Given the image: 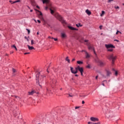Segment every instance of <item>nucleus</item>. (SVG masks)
I'll list each match as a JSON object with an SVG mask.
<instances>
[{"label": "nucleus", "mask_w": 124, "mask_h": 124, "mask_svg": "<svg viewBox=\"0 0 124 124\" xmlns=\"http://www.w3.org/2000/svg\"><path fill=\"white\" fill-rule=\"evenodd\" d=\"M49 10L50 11L51 14L53 15V16H55L57 19H58V20H59V21H60L62 24H66L65 20H63V18H62V16H61V15H60V14L58 13H55L56 12V10H57V8H56V7L52 6H50L49 8Z\"/></svg>", "instance_id": "obj_1"}, {"label": "nucleus", "mask_w": 124, "mask_h": 124, "mask_svg": "<svg viewBox=\"0 0 124 124\" xmlns=\"http://www.w3.org/2000/svg\"><path fill=\"white\" fill-rule=\"evenodd\" d=\"M108 60H111L112 64H114V62L116 61L117 56L113 54H109L108 57Z\"/></svg>", "instance_id": "obj_2"}, {"label": "nucleus", "mask_w": 124, "mask_h": 124, "mask_svg": "<svg viewBox=\"0 0 124 124\" xmlns=\"http://www.w3.org/2000/svg\"><path fill=\"white\" fill-rule=\"evenodd\" d=\"M84 42L86 43V45L88 46L89 50H93L94 52V49L93 48V46L92 45H90L89 43V40H85Z\"/></svg>", "instance_id": "obj_3"}, {"label": "nucleus", "mask_w": 124, "mask_h": 124, "mask_svg": "<svg viewBox=\"0 0 124 124\" xmlns=\"http://www.w3.org/2000/svg\"><path fill=\"white\" fill-rule=\"evenodd\" d=\"M95 62L98 63V65L100 66H104V65H105V62L98 59L95 60Z\"/></svg>", "instance_id": "obj_4"}, {"label": "nucleus", "mask_w": 124, "mask_h": 124, "mask_svg": "<svg viewBox=\"0 0 124 124\" xmlns=\"http://www.w3.org/2000/svg\"><path fill=\"white\" fill-rule=\"evenodd\" d=\"M105 47L108 49V51L109 52H112L113 51V49L110 48H115V46H113V45H105Z\"/></svg>", "instance_id": "obj_5"}, {"label": "nucleus", "mask_w": 124, "mask_h": 124, "mask_svg": "<svg viewBox=\"0 0 124 124\" xmlns=\"http://www.w3.org/2000/svg\"><path fill=\"white\" fill-rule=\"evenodd\" d=\"M78 70L80 72L81 76H83V72H84V69H83V67H80V66H78L77 67V71H78Z\"/></svg>", "instance_id": "obj_6"}, {"label": "nucleus", "mask_w": 124, "mask_h": 124, "mask_svg": "<svg viewBox=\"0 0 124 124\" xmlns=\"http://www.w3.org/2000/svg\"><path fill=\"white\" fill-rule=\"evenodd\" d=\"M39 74H40V73H38L36 76V83L37 85L40 86V84H39Z\"/></svg>", "instance_id": "obj_7"}, {"label": "nucleus", "mask_w": 124, "mask_h": 124, "mask_svg": "<svg viewBox=\"0 0 124 124\" xmlns=\"http://www.w3.org/2000/svg\"><path fill=\"white\" fill-rule=\"evenodd\" d=\"M70 70L71 72L73 74H77V73H78V71H77V67L75 68V69L73 68V67H70Z\"/></svg>", "instance_id": "obj_8"}, {"label": "nucleus", "mask_w": 124, "mask_h": 124, "mask_svg": "<svg viewBox=\"0 0 124 124\" xmlns=\"http://www.w3.org/2000/svg\"><path fill=\"white\" fill-rule=\"evenodd\" d=\"M61 36L62 39H65V38L67 37V36L66 35V34L64 32L61 33Z\"/></svg>", "instance_id": "obj_9"}, {"label": "nucleus", "mask_w": 124, "mask_h": 124, "mask_svg": "<svg viewBox=\"0 0 124 124\" xmlns=\"http://www.w3.org/2000/svg\"><path fill=\"white\" fill-rule=\"evenodd\" d=\"M90 120L92 122H98V119L97 118L91 117Z\"/></svg>", "instance_id": "obj_10"}, {"label": "nucleus", "mask_w": 124, "mask_h": 124, "mask_svg": "<svg viewBox=\"0 0 124 124\" xmlns=\"http://www.w3.org/2000/svg\"><path fill=\"white\" fill-rule=\"evenodd\" d=\"M84 52L85 53L86 58L89 59V58H90V54H89V53H88V52H87V51H84Z\"/></svg>", "instance_id": "obj_11"}, {"label": "nucleus", "mask_w": 124, "mask_h": 124, "mask_svg": "<svg viewBox=\"0 0 124 124\" xmlns=\"http://www.w3.org/2000/svg\"><path fill=\"white\" fill-rule=\"evenodd\" d=\"M68 28L70 29L72 31H78V29L75 28L74 27H72L71 26H68Z\"/></svg>", "instance_id": "obj_12"}, {"label": "nucleus", "mask_w": 124, "mask_h": 124, "mask_svg": "<svg viewBox=\"0 0 124 124\" xmlns=\"http://www.w3.org/2000/svg\"><path fill=\"white\" fill-rule=\"evenodd\" d=\"M85 12L89 16H90L92 14V13L91 12V11H90V10H89L88 9L86 10Z\"/></svg>", "instance_id": "obj_13"}, {"label": "nucleus", "mask_w": 124, "mask_h": 124, "mask_svg": "<svg viewBox=\"0 0 124 124\" xmlns=\"http://www.w3.org/2000/svg\"><path fill=\"white\" fill-rule=\"evenodd\" d=\"M27 46L28 47L29 50H33V49H34V47H33V46H31L29 45H28Z\"/></svg>", "instance_id": "obj_14"}, {"label": "nucleus", "mask_w": 124, "mask_h": 124, "mask_svg": "<svg viewBox=\"0 0 124 124\" xmlns=\"http://www.w3.org/2000/svg\"><path fill=\"white\" fill-rule=\"evenodd\" d=\"M37 11H38V12L39 13V16L40 18H42V13H41V12L37 10Z\"/></svg>", "instance_id": "obj_15"}, {"label": "nucleus", "mask_w": 124, "mask_h": 124, "mask_svg": "<svg viewBox=\"0 0 124 124\" xmlns=\"http://www.w3.org/2000/svg\"><path fill=\"white\" fill-rule=\"evenodd\" d=\"M111 74H112V73H111V72H110V71H107V76H109V75H111Z\"/></svg>", "instance_id": "obj_16"}, {"label": "nucleus", "mask_w": 124, "mask_h": 124, "mask_svg": "<svg viewBox=\"0 0 124 124\" xmlns=\"http://www.w3.org/2000/svg\"><path fill=\"white\" fill-rule=\"evenodd\" d=\"M43 3H49V0H43Z\"/></svg>", "instance_id": "obj_17"}, {"label": "nucleus", "mask_w": 124, "mask_h": 124, "mask_svg": "<svg viewBox=\"0 0 124 124\" xmlns=\"http://www.w3.org/2000/svg\"><path fill=\"white\" fill-rule=\"evenodd\" d=\"M65 60L66 61V62H67L69 63H70V60H69V59H68V57H67L65 59Z\"/></svg>", "instance_id": "obj_18"}, {"label": "nucleus", "mask_w": 124, "mask_h": 124, "mask_svg": "<svg viewBox=\"0 0 124 124\" xmlns=\"http://www.w3.org/2000/svg\"><path fill=\"white\" fill-rule=\"evenodd\" d=\"M113 71H114L115 72V75L117 76L118 75V72L116 70H115V69H112Z\"/></svg>", "instance_id": "obj_19"}, {"label": "nucleus", "mask_w": 124, "mask_h": 124, "mask_svg": "<svg viewBox=\"0 0 124 124\" xmlns=\"http://www.w3.org/2000/svg\"><path fill=\"white\" fill-rule=\"evenodd\" d=\"M77 63H78V64H83V62L78 61H77Z\"/></svg>", "instance_id": "obj_20"}, {"label": "nucleus", "mask_w": 124, "mask_h": 124, "mask_svg": "<svg viewBox=\"0 0 124 124\" xmlns=\"http://www.w3.org/2000/svg\"><path fill=\"white\" fill-rule=\"evenodd\" d=\"M52 84H56V83L57 82V81L56 80V79H52Z\"/></svg>", "instance_id": "obj_21"}, {"label": "nucleus", "mask_w": 124, "mask_h": 124, "mask_svg": "<svg viewBox=\"0 0 124 124\" xmlns=\"http://www.w3.org/2000/svg\"><path fill=\"white\" fill-rule=\"evenodd\" d=\"M29 93L30 95H32V94H33V93H34V91L29 92Z\"/></svg>", "instance_id": "obj_22"}, {"label": "nucleus", "mask_w": 124, "mask_h": 124, "mask_svg": "<svg viewBox=\"0 0 124 124\" xmlns=\"http://www.w3.org/2000/svg\"><path fill=\"white\" fill-rule=\"evenodd\" d=\"M104 14H105V12H104V11H102V14L100 15V16L101 17H102V16H103V15H104Z\"/></svg>", "instance_id": "obj_23"}, {"label": "nucleus", "mask_w": 124, "mask_h": 124, "mask_svg": "<svg viewBox=\"0 0 124 124\" xmlns=\"http://www.w3.org/2000/svg\"><path fill=\"white\" fill-rule=\"evenodd\" d=\"M16 2H20V0H17L16 1L13 2V3H12V4L13 3H16Z\"/></svg>", "instance_id": "obj_24"}, {"label": "nucleus", "mask_w": 124, "mask_h": 124, "mask_svg": "<svg viewBox=\"0 0 124 124\" xmlns=\"http://www.w3.org/2000/svg\"><path fill=\"white\" fill-rule=\"evenodd\" d=\"M77 27H78V28H79V27H82V25H81L80 23H78V24H76Z\"/></svg>", "instance_id": "obj_25"}, {"label": "nucleus", "mask_w": 124, "mask_h": 124, "mask_svg": "<svg viewBox=\"0 0 124 124\" xmlns=\"http://www.w3.org/2000/svg\"><path fill=\"white\" fill-rule=\"evenodd\" d=\"M34 44V41L33 40H31V45H33Z\"/></svg>", "instance_id": "obj_26"}, {"label": "nucleus", "mask_w": 124, "mask_h": 124, "mask_svg": "<svg viewBox=\"0 0 124 124\" xmlns=\"http://www.w3.org/2000/svg\"><path fill=\"white\" fill-rule=\"evenodd\" d=\"M87 68H91V65L88 64L87 66H86Z\"/></svg>", "instance_id": "obj_27"}, {"label": "nucleus", "mask_w": 124, "mask_h": 124, "mask_svg": "<svg viewBox=\"0 0 124 124\" xmlns=\"http://www.w3.org/2000/svg\"><path fill=\"white\" fill-rule=\"evenodd\" d=\"M26 31H27L28 32V34H30V33L31 32V31H30V30L27 29Z\"/></svg>", "instance_id": "obj_28"}, {"label": "nucleus", "mask_w": 124, "mask_h": 124, "mask_svg": "<svg viewBox=\"0 0 124 124\" xmlns=\"http://www.w3.org/2000/svg\"><path fill=\"white\" fill-rule=\"evenodd\" d=\"M69 96H70L71 97H72L74 96V95H73V94H69Z\"/></svg>", "instance_id": "obj_29"}, {"label": "nucleus", "mask_w": 124, "mask_h": 124, "mask_svg": "<svg viewBox=\"0 0 124 124\" xmlns=\"http://www.w3.org/2000/svg\"><path fill=\"white\" fill-rule=\"evenodd\" d=\"M13 72L14 73H15V72H16V70L14 68L12 69Z\"/></svg>", "instance_id": "obj_30"}, {"label": "nucleus", "mask_w": 124, "mask_h": 124, "mask_svg": "<svg viewBox=\"0 0 124 124\" xmlns=\"http://www.w3.org/2000/svg\"><path fill=\"white\" fill-rule=\"evenodd\" d=\"M46 27H47V28H50V27H51V25H50V24H47Z\"/></svg>", "instance_id": "obj_31"}, {"label": "nucleus", "mask_w": 124, "mask_h": 124, "mask_svg": "<svg viewBox=\"0 0 124 124\" xmlns=\"http://www.w3.org/2000/svg\"><path fill=\"white\" fill-rule=\"evenodd\" d=\"M119 32L120 33H122V32H121V31H117V32H116V34H118L119 33Z\"/></svg>", "instance_id": "obj_32"}, {"label": "nucleus", "mask_w": 124, "mask_h": 124, "mask_svg": "<svg viewBox=\"0 0 124 124\" xmlns=\"http://www.w3.org/2000/svg\"><path fill=\"white\" fill-rule=\"evenodd\" d=\"M114 0H108V2H111V1H113Z\"/></svg>", "instance_id": "obj_33"}, {"label": "nucleus", "mask_w": 124, "mask_h": 124, "mask_svg": "<svg viewBox=\"0 0 124 124\" xmlns=\"http://www.w3.org/2000/svg\"><path fill=\"white\" fill-rule=\"evenodd\" d=\"M30 54V52H26L24 53V55H29Z\"/></svg>", "instance_id": "obj_34"}, {"label": "nucleus", "mask_w": 124, "mask_h": 124, "mask_svg": "<svg viewBox=\"0 0 124 124\" xmlns=\"http://www.w3.org/2000/svg\"><path fill=\"white\" fill-rule=\"evenodd\" d=\"M115 9H119L120 7L119 6L115 7Z\"/></svg>", "instance_id": "obj_35"}, {"label": "nucleus", "mask_w": 124, "mask_h": 124, "mask_svg": "<svg viewBox=\"0 0 124 124\" xmlns=\"http://www.w3.org/2000/svg\"><path fill=\"white\" fill-rule=\"evenodd\" d=\"M54 40L55 41H58V38H54Z\"/></svg>", "instance_id": "obj_36"}, {"label": "nucleus", "mask_w": 124, "mask_h": 124, "mask_svg": "<svg viewBox=\"0 0 124 124\" xmlns=\"http://www.w3.org/2000/svg\"><path fill=\"white\" fill-rule=\"evenodd\" d=\"M88 124H93V122H89L88 123Z\"/></svg>", "instance_id": "obj_37"}, {"label": "nucleus", "mask_w": 124, "mask_h": 124, "mask_svg": "<svg viewBox=\"0 0 124 124\" xmlns=\"http://www.w3.org/2000/svg\"><path fill=\"white\" fill-rule=\"evenodd\" d=\"M99 29H100V30H101L102 29V26H99Z\"/></svg>", "instance_id": "obj_38"}, {"label": "nucleus", "mask_w": 124, "mask_h": 124, "mask_svg": "<svg viewBox=\"0 0 124 124\" xmlns=\"http://www.w3.org/2000/svg\"><path fill=\"white\" fill-rule=\"evenodd\" d=\"M37 22H38V23H39V24H40V23H41V22L40 20H37Z\"/></svg>", "instance_id": "obj_39"}, {"label": "nucleus", "mask_w": 124, "mask_h": 124, "mask_svg": "<svg viewBox=\"0 0 124 124\" xmlns=\"http://www.w3.org/2000/svg\"><path fill=\"white\" fill-rule=\"evenodd\" d=\"M93 124H100V123L98 122L97 123H93Z\"/></svg>", "instance_id": "obj_40"}, {"label": "nucleus", "mask_w": 124, "mask_h": 124, "mask_svg": "<svg viewBox=\"0 0 124 124\" xmlns=\"http://www.w3.org/2000/svg\"><path fill=\"white\" fill-rule=\"evenodd\" d=\"M82 104H85V101H82Z\"/></svg>", "instance_id": "obj_41"}, {"label": "nucleus", "mask_w": 124, "mask_h": 124, "mask_svg": "<svg viewBox=\"0 0 124 124\" xmlns=\"http://www.w3.org/2000/svg\"><path fill=\"white\" fill-rule=\"evenodd\" d=\"M78 108H79V107H75V109H78Z\"/></svg>", "instance_id": "obj_42"}, {"label": "nucleus", "mask_w": 124, "mask_h": 124, "mask_svg": "<svg viewBox=\"0 0 124 124\" xmlns=\"http://www.w3.org/2000/svg\"><path fill=\"white\" fill-rule=\"evenodd\" d=\"M12 47H13V48H15V47H16V46H15L14 45H13L12 46Z\"/></svg>", "instance_id": "obj_43"}, {"label": "nucleus", "mask_w": 124, "mask_h": 124, "mask_svg": "<svg viewBox=\"0 0 124 124\" xmlns=\"http://www.w3.org/2000/svg\"><path fill=\"white\" fill-rule=\"evenodd\" d=\"M97 78H98V76H96V77H95L96 80L97 79Z\"/></svg>", "instance_id": "obj_44"}, {"label": "nucleus", "mask_w": 124, "mask_h": 124, "mask_svg": "<svg viewBox=\"0 0 124 124\" xmlns=\"http://www.w3.org/2000/svg\"><path fill=\"white\" fill-rule=\"evenodd\" d=\"M45 9H46V10H47L48 9V7H47V6L46 7Z\"/></svg>", "instance_id": "obj_45"}, {"label": "nucleus", "mask_w": 124, "mask_h": 124, "mask_svg": "<svg viewBox=\"0 0 124 124\" xmlns=\"http://www.w3.org/2000/svg\"><path fill=\"white\" fill-rule=\"evenodd\" d=\"M74 61H75V59H73L72 60V62H74Z\"/></svg>", "instance_id": "obj_46"}, {"label": "nucleus", "mask_w": 124, "mask_h": 124, "mask_svg": "<svg viewBox=\"0 0 124 124\" xmlns=\"http://www.w3.org/2000/svg\"><path fill=\"white\" fill-rule=\"evenodd\" d=\"M24 38H25V39H28V37H27V36H25V37H24Z\"/></svg>", "instance_id": "obj_47"}, {"label": "nucleus", "mask_w": 124, "mask_h": 124, "mask_svg": "<svg viewBox=\"0 0 124 124\" xmlns=\"http://www.w3.org/2000/svg\"><path fill=\"white\" fill-rule=\"evenodd\" d=\"M114 41H117V42H119V40H115Z\"/></svg>", "instance_id": "obj_48"}, {"label": "nucleus", "mask_w": 124, "mask_h": 124, "mask_svg": "<svg viewBox=\"0 0 124 124\" xmlns=\"http://www.w3.org/2000/svg\"><path fill=\"white\" fill-rule=\"evenodd\" d=\"M31 12H32L33 11V10H31Z\"/></svg>", "instance_id": "obj_49"}, {"label": "nucleus", "mask_w": 124, "mask_h": 124, "mask_svg": "<svg viewBox=\"0 0 124 124\" xmlns=\"http://www.w3.org/2000/svg\"><path fill=\"white\" fill-rule=\"evenodd\" d=\"M75 76H76V77H78V75H75Z\"/></svg>", "instance_id": "obj_50"}, {"label": "nucleus", "mask_w": 124, "mask_h": 124, "mask_svg": "<svg viewBox=\"0 0 124 124\" xmlns=\"http://www.w3.org/2000/svg\"><path fill=\"white\" fill-rule=\"evenodd\" d=\"M37 35H38V34H39V32H37Z\"/></svg>", "instance_id": "obj_51"}, {"label": "nucleus", "mask_w": 124, "mask_h": 124, "mask_svg": "<svg viewBox=\"0 0 124 124\" xmlns=\"http://www.w3.org/2000/svg\"><path fill=\"white\" fill-rule=\"evenodd\" d=\"M15 49H16V51H17V47H15Z\"/></svg>", "instance_id": "obj_52"}, {"label": "nucleus", "mask_w": 124, "mask_h": 124, "mask_svg": "<svg viewBox=\"0 0 124 124\" xmlns=\"http://www.w3.org/2000/svg\"><path fill=\"white\" fill-rule=\"evenodd\" d=\"M37 8H39V7L38 6H36Z\"/></svg>", "instance_id": "obj_53"}, {"label": "nucleus", "mask_w": 124, "mask_h": 124, "mask_svg": "<svg viewBox=\"0 0 124 124\" xmlns=\"http://www.w3.org/2000/svg\"><path fill=\"white\" fill-rule=\"evenodd\" d=\"M103 86H105V85H104V83H102V84Z\"/></svg>", "instance_id": "obj_54"}, {"label": "nucleus", "mask_w": 124, "mask_h": 124, "mask_svg": "<svg viewBox=\"0 0 124 124\" xmlns=\"http://www.w3.org/2000/svg\"><path fill=\"white\" fill-rule=\"evenodd\" d=\"M9 2H12V0H10Z\"/></svg>", "instance_id": "obj_55"}, {"label": "nucleus", "mask_w": 124, "mask_h": 124, "mask_svg": "<svg viewBox=\"0 0 124 124\" xmlns=\"http://www.w3.org/2000/svg\"><path fill=\"white\" fill-rule=\"evenodd\" d=\"M54 37H51V39H54Z\"/></svg>", "instance_id": "obj_56"}, {"label": "nucleus", "mask_w": 124, "mask_h": 124, "mask_svg": "<svg viewBox=\"0 0 124 124\" xmlns=\"http://www.w3.org/2000/svg\"><path fill=\"white\" fill-rule=\"evenodd\" d=\"M85 51H86V50H82V52H85Z\"/></svg>", "instance_id": "obj_57"}, {"label": "nucleus", "mask_w": 124, "mask_h": 124, "mask_svg": "<svg viewBox=\"0 0 124 124\" xmlns=\"http://www.w3.org/2000/svg\"><path fill=\"white\" fill-rule=\"evenodd\" d=\"M48 38H51V36H49Z\"/></svg>", "instance_id": "obj_58"}, {"label": "nucleus", "mask_w": 124, "mask_h": 124, "mask_svg": "<svg viewBox=\"0 0 124 124\" xmlns=\"http://www.w3.org/2000/svg\"><path fill=\"white\" fill-rule=\"evenodd\" d=\"M27 41H29V40H28V39H27Z\"/></svg>", "instance_id": "obj_59"}, {"label": "nucleus", "mask_w": 124, "mask_h": 124, "mask_svg": "<svg viewBox=\"0 0 124 124\" xmlns=\"http://www.w3.org/2000/svg\"><path fill=\"white\" fill-rule=\"evenodd\" d=\"M60 90L62 91V88H61Z\"/></svg>", "instance_id": "obj_60"}, {"label": "nucleus", "mask_w": 124, "mask_h": 124, "mask_svg": "<svg viewBox=\"0 0 124 124\" xmlns=\"http://www.w3.org/2000/svg\"><path fill=\"white\" fill-rule=\"evenodd\" d=\"M47 72L48 73H49V71H48V70H47Z\"/></svg>", "instance_id": "obj_61"}, {"label": "nucleus", "mask_w": 124, "mask_h": 124, "mask_svg": "<svg viewBox=\"0 0 124 124\" xmlns=\"http://www.w3.org/2000/svg\"><path fill=\"white\" fill-rule=\"evenodd\" d=\"M41 77H42V78H43V77H42V76H41Z\"/></svg>", "instance_id": "obj_62"}, {"label": "nucleus", "mask_w": 124, "mask_h": 124, "mask_svg": "<svg viewBox=\"0 0 124 124\" xmlns=\"http://www.w3.org/2000/svg\"><path fill=\"white\" fill-rule=\"evenodd\" d=\"M16 98H17V96H16Z\"/></svg>", "instance_id": "obj_63"}, {"label": "nucleus", "mask_w": 124, "mask_h": 124, "mask_svg": "<svg viewBox=\"0 0 124 124\" xmlns=\"http://www.w3.org/2000/svg\"><path fill=\"white\" fill-rule=\"evenodd\" d=\"M123 5H124V3L123 4Z\"/></svg>", "instance_id": "obj_64"}]
</instances>
